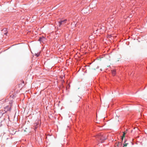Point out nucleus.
Listing matches in <instances>:
<instances>
[{
    "mask_svg": "<svg viewBox=\"0 0 147 147\" xmlns=\"http://www.w3.org/2000/svg\"><path fill=\"white\" fill-rule=\"evenodd\" d=\"M40 125L39 122L38 121H36L35 123L34 124V129L35 130Z\"/></svg>",
    "mask_w": 147,
    "mask_h": 147,
    "instance_id": "obj_2",
    "label": "nucleus"
},
{
    "mask_svg": "<svg viewBox=\"0 0 147 147\" xmlns=\"http://www.w3.org/2000/svg\"><path fill=\"white\" fill-rule=\"evenodd\" d=\"M112 72L113 75V76H114L115 74V70H113L112 71Z\"/></svg>",
    "mask_w": 147,
    "mask_h": 147,
    "instance_id": "obj_6",
    "label": "nucleus"
},
{
    "mask_svg": "<svg viewBox=\"0 0 147 147\" xmlns=\"http://www.w3.org/2000/svg\"><path fill=\"white\" fill-rule=\"evenodd\" d=\"M36 56L37 57H38V55H36Z\"/></svg>",
    "mask_w": 147,
    "mask_h": 147,
    "instance_id": "obj_12",
    "label": "nucleus"
},
{
    "mask_svg": "<svg viewBox=\"0 0 147 147\" xmlns=\"http://www.w3.org/2000/svg\"><path fill=\"white\" fill-rule=\"evenodd\" d=\"M126 140H125L124 142V143L123 144V147H126L127 144H128L127 143H126Z\"/></svg>",
    "mask_w": 147,
    "mask_h": 147,
    "instance_id": "obj_5",
    "label": "nucleus"
},
{
    "mask_svg": "<svg viewBox=\"0 0 147 147\" xmlns=\"http://www.w3.org/2000/svg\"><path fill=\"white\" fill-rule=\"evenodd\" d=\"M45 39V38L44 37H40L39 38V40L40 42L42 41L43 40Z\"/></svg>",
    "mask_w": 147,
    "mask_h": 147,
    "instance_id": "obj_4",
    "label": "nucleus"
},
{
    "mask_svg": "<svg viewBox=\"0 0 147 147\" xmlns=\"http://www.w3.org/2000/svg\"><path fill=\"white\" fill-rule=\"evenodd\" d=\"M7 34V33H4V34H5V35H6V34Z\"/></svg>",
    "mask_w": 147,
    "mask_h": 147,
    "instance_id": "obj_10",
    "label": "nucleus"
},
{
    "mask_svg": "<svg viewBox=\"0 0 147 147\" xmlns=\"http://www.w3.org/2000/svg\"><path fill=\"white\" fill-rule=\"evenodd\" d=\"M96 137L100 139V142L102 143L104 141L106 140L107 138V136L106 134L103 133L99 134L97 135Z\"/></svg>",
    "mask_w": 147,
    "mask_h": 147,
    "instance_id": "obj_1",
    "label": "nucleus"
},
{
    "mask_svg": "<svg viewBox=\"0 0 147 147\" xmlns=\"http://www.w3.org/2000/svg\"><path fill=\"white\" fill-rule=\"evenodd\" d=\"M125 137V135L124 134H123V136H122V138H121V139H122V141L123 140V138H124Z\"/></svg>",
    "mask_w": 147,
    "mask_h": 147,
    "instance_id": "obj_7",
    "label": "nucleus"
},
{
    "mask_svg": "<svg viewBox=\"0 0 147 147\" xmlns=\"http://www.w3.org/2000/svg\"><path fill=\"white\" fill-rule=\"evenodd\" d=\"M67 20L65 19L64 20H61L59 22V27H60L61 25L65 23L67 21Z\"/></svg>",
    "mask_w": 147,
    "mask_h": 147,
    "instance_id": "obj_3",
    "label": "nucleus"
},
{
    "mask_svg": "<svg viewBox=\"0 0 147 147\" xmlns=\"http://www.w3.org/2000/svg\"><path fill=\"white\" fill-rule=\"evenodd\" d=\"M120 143V142H118L117 144V146H119V144Z\"/></svg>",
    "mask_w": 147,
    "mask_h": 147,
    "instance_id": "obj_8",
    "label": "nucleus"
},
{
    "mask_svg": "<svg viewBox=\"0 0 147 147\" xmlns=\"http://www.w3.org/2000/svg\"><path fill=\"white\" fill-rule=\"evenodd\" d=\"M22 82H23V83H24V81H22Z\"/></svg>",
    "mask_w": 147,
    "mask_h": 147,
    "instance_id": "obj_11",
    "label": "nucleus"
},
{
    "mask_svg": "<svg viewBox=\"0 0 147 147\" xmlns=\"http://www.w3.org/2000/svg\"><path fill=\"white\" fill-rule=\"evenodd\" d=\"M126 134V132H123V134H124L125 135V134Z\"/></svg>",
    "mask_w": 147,
    "mask_h": 147,
    "instance_id": "obj_9",
    "label": "nucleus"
}]
</instances>
